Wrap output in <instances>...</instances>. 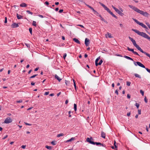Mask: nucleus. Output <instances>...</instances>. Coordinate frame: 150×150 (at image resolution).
<instances>
[{"mask_svg": "<svg viewBox=\"0 0 150 150\" xmlns=\"http://www.w3.org/2000/svg\"><path fill=\"white\" fill-rule=\"evenodd\" d=\"M128 6L135 11L143 15L144 16L147 17L149 15V14L147 12L140 10L135 6L131 5H129Z\"/></svg>", "mask_w": 150, "mask_h": 150, "instance_id": "f257e3e1", "label": "nucleus"}, {"mask_svg": "<svg viewBox=\"0 0 150 150\" xmlns=\"http://www.w3.org/2000/svg\"><path fill=\"white\" fill-rule=\"evenodd\" d=\"M132 30L137 34L138 35L141 36L145 38H146L150 41V37L145 33L143 32H140L139 30L134 29H132Z\"/></svg>", "mask_w": 150, "mask_h": 150, "instance_id": "f03ea898", "label": "nucleus"}, {"mask_svg": "<svg viewBox=\"0 0 150 150\" xmlns=\"http://www.w3.org/2000/svg\"><path fill=\"white\" fill-rule=\"evenodd\" d=\"M93 139L92 137H91L90 138H87L86 139V141L88 142L89 143L95 145L96 144L97 145H100V146H103V144L101 143L100 142H94L91 141V140H93Z\"/></svg>", "mask_w": 150, "mask_h": 150, "instance_id": "7ed1b4c3", "label": "nucleus"}, {"mask_svg": "<svg viewBox=\"0 0 150 150\" xmlns=\"http://www.w3.org/2000/svg\"><path fill=\"white\" fill-rule=\"evenodd\" d=\"M134 64L137 66V65H138L139 66L143 68H145L146 70L149 73H150V69H149L148 68H146L145 67V66L143 64L141 63L140 62H134Z\"/></svg>", "mask_w": 150, "mask_h": 150, "instance_id": "20e7f679", "label": "nucleus"}, {"mask_svg": "<svg viewBox=\"0 0 150 150\" xmlns=\"http://www.w3.org/2000/svg\"><path fill=\"white\" fill-rule=\"evenodd\" d=\"M104 8L106 10L108 13H110L113 17L115 18L116 19H117V17L115 14H114L110 10L104 5Z\"/></svg>", "mask_w": 150, "mask_h": 150, "instance_id": "39448f33", "label": "nucleus"}, {"mask_svg": "<svg viewBox=\"0 0 150 150\" xmlns=\"http://www.w3.org/2000/svg\"><path fill=\"white\" fill-rule=\"evenodd\" d=\"M133 19L134 21L137 24L140 25L143 28H145L146 26L143 23H141L138 20L136 19Z\"/></svg>", "mask_w": 150, "mask_h": 150, "instance_id": "423d86ee", "label": "nucleus"}, {"mask_svg": "<svg viewBox=\"0 0 150 150\" xmlns=\"http://www.w3.org/2000/svg\"><path fill=\"white\" fill-rule=\"evenodd\" d=\"M12 120L10 117H7L4 120V122L5 123L8 124L12 122Z\"/></svg>", "mask_w": 150, "mask_h": 150, "instance_id": "0eeeda50", "label": "nucleus"}, {"mask_svg": "<svg viewBox=\"0 0 150 150\" xmlns=\"http://www.w3.org/2000/svg\"><path fill=\"white\" fill-rule=\"evenodd\" d=\"M127 49L128 51L132 52L134 54L139 56V54L136 52L134 51L133 49H130L129 47H127Z\"/></svg>", "mask_w": 150, "mask_h": 150, "instance_id": "6e6552de", "label": "nucleus"}, {"mask_svg": "<svg viewBox=\"0 0 150 150\" xmlns=\"http://www.w3.org/2000/svg\"><path fill=\"white\" fill-rule=\"evenodd\" d=\"M89 40L87 38H86L85 39V44L86 46H88L89 44Z\"/></svg>", "mask_w": 150, "mask_h": 150, "instance_id": "1a4fd4ad", "label": "nucleus"}, {"mask_svg": "<svg viewBox=\"0 0 150 150\" xmlns=\"http://www.w3.org/2000/svg\"><path fill=\"white\" fill-rule=\"evenodd\" d=\"M105 36L107 38H112V36L111 34L109 32H107V33L105 34Z\"/></svg>", "mask_w": 150, "mask_h": 150, "instance_id": "9d476101", "label": "nucleus"}, {"mask_svg": "<svg viewBox=\"0 0 150 150\" xmlns=\"http://www.w3.org/2000/svg\"><path fill=\"white\" fill-rule=\"evenodd\" d=\"M18 26V24L15 23H13L11 25V27L13 28H17Z\"/></svg>", "mask_w": 150, "mask_h": 150, "instance_id": "9b49d317", "label": "nucleus"}, {"mask_svg": "<svg viewBox=\"0 0 150 150\" xmlns=\"http://www.w3.org/2000/svg\"><path fill=\"white\" fill-rule=\"evenodd\" d=\"M73 41H74L76 43H78L79 44H80V41L77 39L76 38H74L73 39Z\"/></svg>", "mask_w": 150, "mask_h": 150, "instance_id": "f8f14e48", "label": "nucleus"}, {"mask_svg": "<svg viewBox=\"0 0 150 150\" xmlns=\"http://www.w3.org/2000/svg\"><path fill=\"white\" fill-rule=\"evenodd\" d=\"M100 57H98L95 61V64L96 66H98V62L100 59Z\"/></svg>", "mask_w": 150, "mask_h": 150, "instance_id": "ddd939ff", "label": "nucleus"}, {"mask_svg": "<svg viewBox=\"0 0 150 150\" xmlns=\"http://www.w3.org/2000/svg\"><path fill=\"white\" fill-rule=\"evenodd\" d=\"M75 139L74 137H72L70 139L67 140L66 141V142H71L72 141L74 140Z\"/></svg>", "mask_w": 150, "mask_h": 150, "instance_id": "4468645a", "label": "nucleus"}, {"mask_svg": "<svg viewBox=\"0 0 150 150\" xmlns=\"http://www.w3.org/2000/svg\"><path fill=\"white\" fill-rule=\"evenodd\" d=\"M23 16L20 15H19L18 13L17 14V17L18 19H21L23 18Z\"/></svg>", "mask_w": 150, "mask_h": 150, "instance_id": "2eb2a0df", "label": "nucleus"}, {"mask_svg": "<svg viewBox=\"0 0 150 150\" xmlns=\"http://www.w3.org/2000/svg\"><path fill=\"white\" fill-rule=\"evenodd\" d=\"M27 4L25 3H23L20 5V6L21 7H26Z\"/></svg>", "mask_w": 150, "mask_h": 150, "instance_id": "dca6fc26", "label": "nucleus"}, {"mask_svg": "<svg viewBox=\"0 0 150 150\" xmlns=\"http://www.w3.org/2000/svg\"><path fill=\"white\" fill-rule=\"evenodd\" d=\"M124 57L125 58L127 59H129V60H131L132 61H134L133 59L132 58H131L128 56L125 55V56H124Z\"/></svg>", "mask_w": 150, "mask_h": 150, "instance_id": "f3484780", "label": "nucleus"}, {"mask_svg": "<svg viewBox=\"0 0 150 150\" xmlns=\"http://www.w3.org/2000/svg\"><path fill=\"white\" fill-rule=\"evenodd\" d=\"M55 79H57L59 82H60L61 80V79H60L59 77L56 74L55 75Z\"/></svg>", "mask_w": 150, "mask_h": 150, "instance_id": "a211bd4d", "label": "nucleus"}, {"mask_svg": "<svg viewBox=\"0 0 150 150\" xmlns=\"http://www.w3.org/2000/svg\"><path fill=\"white\" fill-rule=\"evenodd\" d=\"M91 9L94 12V13L95 14H98V12L96 11L92 7L91 8Z\"/></svg>", "mask_w": 150, "mask_h": 150, "instance_id": "6ab92c4d", "label": "nucleus"}, {"mask_svg": "<svg viewBox=\"0 0 150 150\" xmlns=\"http://www.w3.org/2000/svg\"><path fill=\"white\" fill-rule=\"evenodd\" d=\"M117 13L121 16H123L124 15V13H123L120 10L118 11Z\"/></svg>", "mask_w": 150, "mask_h": 150, "instance_id": "aec40b11", "label": "nucleus"}, {"mask_svg": "<svg viewBox=\"0 0 150 150\" xmlns=\"http://www.w3.org/2000/svg\"><path fill=\"white\" fill-rule=\"evenodd\" d=\"M112 7L117 13L119 10L117 8H116L115 6H114L113 5L112 6Z\"/></svg>", "mask_w": 150, "mask_h": 150, "instance_id": "412c9836", "label": "nucleus"}, {"mask_svg": "<svg viewBox=\"0 0 150 150\" xmlns=\"http://www.w3.org/2000/svg\"><path fill=\"white\" fill-rule=\"evenodd\" d=\"M134 75V76H135L136 77H137V78H141V76L139 75L138 74H135Z\"/></svg>", "mask_w": 150, "mask_h": 150, "instance_id": "4be33fe9", "label": "nucleus"}, {"mask_svg": "<svg viewBox=\"0 0 150 150\" xmlns=\"http://www.w3.org/2000/svg\"><path fill=\"white\" fill-rule=\"evenodd\" d=\"M64 135V134H63L62 133H60V134H57V137H59L61 136H63Z\"/></svg>", "mask_w": 150, "mask_h": 150, "instance_id": "5701e85b", "label": "nucleus"}, {"mask_svg": "<svg viewBox=\"0 0 150 150\" xmlns=\"http://www.w3.org/2000/svg\"><path fill=\"white\" fill-rule=\"evenodd\" d=\"M74 109L75 111H76L77 110V105L75 103L74 104Z\"/></svg>", "mask_w": 150, "mask_h": 150, "instance_id": "b1692460", "label": "nucleus"}, {"mask_svg": "<svg viewBox=\"0 0 150 150\" xmlns=\"http://www.w3.org/2000/svg\"><path fill=\"white\" fill-rule=\"evenodd\" d=\"M45 147L47 148V149L49 150H51L52 149V147L51 146H45Z\"/></svg>", "mask_w": 150, "mask_h": 150, "instance_id": "393cba45", "label": "nucleus"}, {"mask_svg": "<svg viewBox=\"0 0 150 150\" xmlns=\"http://www.w3.org/2000/svg\"><path fill=\"white\" fill-rule=\"evenodd\" d=\"M37 75H38V74H37L34 75H33V76L30 77V78H29V79H32V78H35V77L37 76Z\"/></svg>", "mask_w": 150, "mask_h": 150, "instance_id": "a878e982", "label": "nucleus"}, {"mask_svg": "<svg viewBox=\"0 0 150 150\" xmlns=\"http://www.w3.org/2000/svg\"><path fill=\"white\" fill-rule=\"evenodd\" d=\"M32 25L36 27V22L35 21H33L32 23Z\"/></svg>", "mask_w": 150, "mask_h": 150, "instance_id": "bb28decb", "label": "nucleus"}, {"mask_svg": "<svg viewBox=\"0 0 150 150\" xmlns=\"http://www.w3.org/2000/svg\"><path fill=\"white\" fill-rule=\"evenodd\" d=\"M103 62V60L102 59H101L99 63H98V65H101V64Z\"/></svg>", "mask_w": 150, "mask_h": 150, "instance_id": "cd10ccee", "label": "nucleus"}, {"mask_svg": "<svg viewBox=\"0 0 150 150\" xmlns=\"http://www.w3.org/2000/svg\"><path fill=\"white\" fill-rule=\"evenodd\" d=\"M127 83V85L128 86H129L130 85V84L131 83V82L129 81H127L126 82Z\"/></svg>", "mask_w": 150, "mask_h": 150, "instance_id": "c85d7f7f", "label": "nucleus"}, {"mask_svg": "<svg viewBox=\"0 0 150 150\" xmlns=\"http://www.w3.org/2000/svg\"><path fill=\"white\" fill-rule=\"evenodd\" d=\"M132 42L133 43V45L134 46H135V45H136L137 44L136 42L134 40H133Z\"/></svg>", "mask_w": 150, "mask_h": 150, "instance_id": "c756f323", "label": "nucleus"}, {"mask_svg": "<svg viewBox=\"0 0 150 150\" xmlns=\"http://www.w3.org/2000/svg\"><path fill=\"white\" fill-rule=\"evenodd\" d=\"M135 105L137 107V108L138 109L139 106V104L138 103H136L135 104Z\"/></svg>", "mask_w": 150, "mask_h": 150, "instance_id": "7c9ffc66", "label": "nucleus"}, {"mask_svg": "<svg viewBox=\"0 0 150 150\" xmlns=\"http://www.w3.org/2000/svg\"><path fill=\"white\" fill-rule=\"evenodd\" d=\"M51 144L53 145H55L56 144L55 141H52L51 142Z\"/></svg>", "mask_w": 150, "mask_h": 150, "instance_id": "2f4dec72", "label": "nucleus"}, {"mask_svg": "<svg viewBox=\"0 0 150 150\" xmlns=\"http://www.w3.org/2000/svg\"><path fill=\"white\" fill-rule=\"evenodd\" d=\"M26 12H27L28 13L30 14L31 15H32L33 14L32 12H30V11L29 10L26 11Z\"/></svg>", "mask_w": 150, "mask_h": 150, "instance_id": "473e14b6", "label": "nucleus"}, {"mask_svg": "<svg viewBox=\"0 0 150 150\" xmlns=\"http://www.w3.org/2000/svg\"><path fill=\"white\" fill-rule=\"evenodd\" d=\"M29 31H30V33L31 34V35H32V28H29Z\"/></svg>", "mask_w": 150, "mask_h": 150, "instance_id": "72a5a7b5", "label": "nucleus"}, {"mask_svg": "<svg viewBox=\"0 0 150 150\" xmlns=\"http://www.w3.org/2000/svg\"><path fill=\"white\" fill-rule=\"evenodd\" d=\"M144 100L145 101V102L146 103H147L148 102V100L146 98V97H145V98H144Z\"/></svg>", "mask_w": 150, "mask_h": 150, "instance_id": "f704fd0d", "label": "nucleus"}, {"mask_svg": "<svg viewBox=\"0 0 150 150\" xmlns=\"http://www.w3.org/2000/svg\"><path fill=\"white\" fill-rule=\"evenodd\" d=\"M140 92L142 94V95L143 96H144V92L143 91H142V90H141L140 91Z\"/></svg>", "mask_w": 150, "mask_h": 150, "instance_id": "c9c22d12", "label": "nucleus"}, {"mask_svg": "<svg viewBox=\"0 0 150 150\" xmlns=\"http://www.w3.org/2000/svg\"><path fill=\"white\" fill-rule=\"evenodd\" d=\"M66 56H67L66 53H64V55L63 56V58L64 59H65V58H66Z\"/></svg>", "mask_w": 150, "mask_h": 150, "instance_id": "e433bc0d", "label": "nucleus"}, {"mask_svg": "<svg viewBox=\"0 0 150 150\" xmlns=\"http://www.w3.org/2000/svg\"><path fill=\"white\" fill-rule=\"evenodd\" d=\"M23 102V100H18V101H16V103H22V102Z\"/></svg>", "mask_w": 150, "mask_h": 150, "instance_id": "4c0bfd02", "label": "nucleus"}, {"mask_svg": "<svg viewBox=\"0 0 150 150\" xmlns=\"http://www.w3.org/2000/svg\"><path fill=\"white\" fill-rule=\"evenodd\" d=\"M24 123L25 124V125H29V126H31L32 124H29V123H27L26 122H24Z\"/></svg>", "mask_w": 150, "mask_h": 150, "instance_id": "58836bf2", "label": "nucleus"}, {"mask_svg": "<svg viewBox=\"0 0 150 150\" xmlns=\"http://www.w3.org/2000/svg\"><path fill=\"white\" fill-rule=\"evenodd\" d=\"M146 25H147V26H148L149 28L150 29V25L149 23H146Z\"/></svg>", "mask_w": 150, "mask_h": 150, "instance_id": "ea45409f", "label": "nucleus"}, {"mask_svg": "<svg viewBox=\"0 0 150 150\" xmlns=\"http://www.w3.org/2000/svg\"><path fill=\"white\" fill-rule=\"evenodd\" d=\"M115 93L117 95L118 94V89H117L115 90Z\"/></svg>", "mask_w": 150, "mask_h": 150, "instance_id": "a19ab883", "label": "nucleus"}, {"mask_svg": "<svg viewBox=\"0 0 150 150\" xmlns=\"http://www.w3.org/2000/svg\"><path fill=\"white\" fill-rule=\"evenodd\" d=\"M96 15H97V16H99L101 18V19L102 20L103 18L98 13V14H96Z\"/></svg>", "mask_w": 150, "mask_h": 150, "instance_id": "79ce46f5", "label": "nucleus"}, {"mask_svg": "<svg viewBox=\"0 0 150 150\" xmlns=\"http://www.w3.org/2000/svg\"><path fill=\"white\" fill-rule=\"evenodd\" d=\"M69 81L65 80V83L66 85H68V84H69Z\"/></svg>", "mask_w": 150, "mask_h": 150, "instance_id": "37998d69", "label": "nucleus"}, {"mask_svg": "<svg viewBox=\"0 0 150 150\" xmlns=\"http://www.w3.org/2000/svg\"><path fill=\"white\" fill-rule=\"evenodd\" d=\"M7 18L6 17H5V20L4 21V23H7Z\"/></svg>", "mask_w": 150, "mask_h": 150, "instance_id": "c03bdc74", "label": "nucleus"}, {"mask_svg": "<svg viewBox=\"0 0 150 150\" xmlns=\"http://www.w3.org/2000/svg\"><path fill=\"white\" fill-rule=\"evenodd\" d=\"M49 92H46L45 93L44 95H47L49 94Z\"/></svg>", "mask_w": 150, "mask_h": 150, "instance_id": "a18cd8bd", "label": "nucleus"}, {"mask_svg": "<svg viewBox=\"0 0 150 150\" xmlns=\"http://www.w3.org/2000/svg\"><path fill=\"white\" fill-rule=\"evenodd\" d=\"M129 39H130V40L132 42V41H133V40H134L132 38H131V37H130L129 36Z\"/></svg>", "mask_w": 150, "mask_h": 150, "instance_id": "49530a36", "label": "nucleus"}, {"mask_svg": "<svg viewBox=\"0 0 150 150\" xmlns=\"http://www.w3.org/2000/svg\"><path fill=\"white\" fill-rule=\"evenodd\" d=\"M138 114L140 115L141 114V110H138Z\"/></svg>", "mask_w": 150, "mask_h": 150, "instance_id": "de8ad7c7", "label": "nucleus"}, {"mask_svg": "<svg viewBox=\"0 0 150 150\" xmlns=\"http://www.w3.org/2000/svg\"><path fill=\"white\" fill-rule=\"evenodd\" d=\"M130 97H131V96H130V95L129 94H128L127 95V98H129V99L130 98Z\"/></svg>", "mask_w": 150, "mask_h": 150, "instance_id": "09e8293b", "label": "nucleus"}, {"mask_svg": "<svg viewBox=\"0 0 150 150\" xmlns=\"http://www.w3.org/2000/svg\"><path fill=\"white\" fill-rule=\"evenodd\" d=\"M130 112H128V113H127V116H130Z\"/></svg>", "mask_w": 150, "mask_h": 150, "instance_id": "8fccbe9b", "label": "nucleus"}, {"mask_svg": "<svg viewBox=\"0 0 150 150\" xmlns=\"http://www.w3.org/2000/svg\"><path fill=\"white\" fill-rule=\"evenodd\" d=\"M71 113V111H69L68 112V113L69 114V117H71V115L70 114Z\"/></svg>", "mask_w": 150, "mask_h": 150, "instance_id": "3c124183", "label": "nucleus"}, {"mask_svg": "<svg viewBox=\"0 0 150 150\" xmlns=\"http://www.w3.org/2000/svg\"><path fill=\"white\" fill-rule=\"evenodd\" d=\"M21 147L23 149H25L26 147V146L25 145H22Z\"/></svg>", "mask_w": 150, "mask_h": 150, "instance_id": "603ef678", "label": "nucleus"}, {"mask_svg": "<svg viewBox=\"0 0 150 150\" xmlns=\"http://www.w3.org/2000/svg\"><path fill=\"white\" fill-rule=\"evenodd\" d=\"M39 69V67H37L35 69L34 71H37Z\"/></svg>", "mask_w": 150, "mask_h": 150, "instance_id": "864d4df0", "label": "nucleus"}, {"mask_svg": "<svg viewBox=\"0 0 150 150\" xmlns=\"http://www.w3.org/2000/svg\"><path fill=\"white\" fill-rule=\"evenodd\" d=\"M63 11V9L60 10L59 11V13H61Z\"/></svg>", "mask_w": 150, "mask_h": 150, "instance_id": "5fc2aeb1", "label": "nucleus"}, {"mask_svg": "<svg viewBox=\"0 0 150 150\" xmlns=\"http://www.w3.org/2000/svg\"><path fill=\"white\" fill-rule=\"evenodd\" d=\"M78 25L79 26H80L81 28H84V26L83 25Z\"/></svg>", "mask_w": 150, "mask_h": 150, "instance_id": "6e6d98bb", "label": "nucleus"}, {"mask_svg": "<svg viewBox=\"0 0 150 150\" xmlns=\"http://www.w3.org/2000/svg\"><path fill=\"white\" fill-rule=\"evenodd\" d=\"M35 83L33 82H32L31 83V84L32 86H34L35 85Z\"/></svg>", "mask_w": 150, "mask_h": 150, "instance_id": "4d7b16f0", "label": "nucleus"}, {"mask_svg": "<svg viewBox=\"0 0 150 150\" xmlns=\"http://www.w3.org/2000/svg\"><path fill=\"white\" fill-rule=\"evenodd\" d=\"M8 137V135H6L5 137L3 138V139H6Z\"/></svg>", "mask_w": 150, "mask_h": 150, "instance_id": "13d9d810", "label": "nucleus"}, {"mask_svg": "<svg viewBox=\"0 0 150 150\" xmlns=\"http://www.w3.org/2000/svg\"><path fill=\"white\" fill-rule=\"evenodd\" d=\"M86 5L88 7H89V8H90V9L92 7L91 6H89V5H88V4H86Z\"/></svg>", "mask_w": 150, "mask_h": 150, "instance_id": "bf43d9fd", "label": "nucleus"}, {"mask_svg": "<svg viewBox=\"0 0 150 150\" xmlns=\"http://www.w3.org/2000/svg\"><path fill=\"white\" fill-rule=\"evenodd\" d=\"M86 5L88 7H89V8H90V9L92 7L91 6H89V5H88V4H86Z\"/></svg>", "mask_w": 150, "mask_h": 150, "instance_id": "052dcab7", "label": "nucleus"}, {"mask_svg": "<svg viewBox=\"0 0 150 150\" xmlns=\"http://www.w3.org/2000/svg\"><path fill=\"white\" fill-rule=\"evenodd\" d=\"M68 102H69V101L68 100H66L65 101V103L66 104H67L68 103Z\"/></svg>", "mask_w": 150, "mask_h": 150, "instance_id": "680f3d73", "label": "nucleus"}, {"mask_svg": "<svg viewBox=\"0 0 150 150\" xmlns=\"http://www.w3.org/2000/svg\"><path fill=\"white\" fill-rule=\"evenodd\" d=\"M38 16L40 17H41V18H42L43 17V16H42V15H38Z\"/></svg>", "mask_w": 150, "mask_h": 150, "instance_id": "e2e57ef3", "label": "nucleus"}, {"mask_svg": "<svg viewBox=\"0 0 150 150\" xmlns=\"http://www.w3.org/2000/svg\"><path fill=\"white\" fill-rule=\"evenodd\" d=\"M45 4L47 5H48L49 4V2L47 1L45 2Z\"/></svg>", "mask_w": 150, "mask_h": 150, "instance_id": "0e129e2a", "label": "nucleus"}, {"mask_svg": "<svg viewBox=\"0 0 150 150\" xmlns=\"http://www.w3.org/2000/svg\"><path fill=\"white\" fill-rule=\"evenodd\" d=\"M62 38L63 40H64L65 39V37H64V36H62Z\"/></svg>", "mask_w": 150, "mask_h": 150, "instance_id": "69168bd1", "label": "nucleus"}, {"mask_svg": "<svg viewBox=\"0 0 150 150\" xmlns=\"http://www.w3.org/2000/svg\"><path fill=\"white\" fill-rule=\"evenodd\" d=\"M32 71V69H30V70L28 71V74H30V73H31V72Z\"/></svg>", "mask_w": 150, "mask_h": 150, "instance_id": "338daca9", "label": "nucleus"}, {"mask_svg": "<svg viewBox=\"0 0 150 150\" xmlns=\"http://www.w3.org/2000/svg\"><path fill=\"white\" fill-rule=\"evenodd\" d=\"M88 57V55L86 54H84V57L86 58Z\"/></svg>", "mask_w": 150, "mask_h": 150, "instance_id": "774afa93", "label": "nucleus"}]
</instances>
